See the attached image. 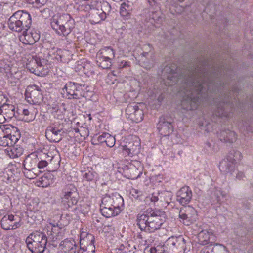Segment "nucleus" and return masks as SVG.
Instances as JSON below:
<instances>
[{"label":"nucleus","instance_id":"55","mask_svg":"<svg viewBox=\"0 0 253 253\" xmlns=\"http://www.w3.org/2000/svg\"><path fill=\"white\" fill-rule=\"evenodd\" d=\"M118 66L120 68H127L130 66V62L126 60H122L119 63Z\"/></svg>","mask_w":253,"mask_h":253},{"label":"nucleus","instance_id":"35","mask_svg":"<svg viewBox=\"0 0 253 253\" xmlns=\"http://www.w3.org/2000/svg\"><path fill=\"white\" fill-rule=\"evenodd\" d=\"M211 253H228L226 247L221 244L215 243L209 245Z\"/></svg>","mask_w":253,"mask_h":253},{"label":"nucleus","instance_id":"21","mask_svg":"<svg viewBox=\"0 0 253 253\" xmlns=\"http://www.w3.org/2000/svg\"><path fill=\"white\" fill-rule=\"evenodd\" d=\"M39 39V36L36 33H28L24 30L23 34L20 37V41L25 44H34Z\"/></svg>","mask_w":253,"mask_h":253},{"label":"nucleus","instance_id":"41","mask_svg":"<svg viewBox=\"0 0 253 253\" xmlns=\"http://www.w3.org/2000/svg\"><path fill=\"white\" fill-rule=\"evenodd\" d=\"M187 214V215L189 217L191 223H193L196 221L197 217V211L194 208L191 207H186L185 209H183Z\"/></svg>","mask_w":253,"mask_h":253},{"label":"nucleus","instance_id":"3","mask_svg":"<svg viewBox=\"0 0 253 253\" xmlns=\"http://www.w3.org/2000/svg\"><path fill=\"white\" fill-rule=\"evenodd\" d=\"M95 3L87 1L85 4L80 5L78 8L79 12L84 16L88 17L89 21L92 24H95L104 20L111 10L110 5L108 2H104L102 4L101 9L98 8L99 0H93Z\"/></svg>","mask_w":253,"mask_h":253},{"label":"nucleus","instance_id":"17","mask_svg":"<svg viewBox=\"0 0 253 253\" xmlns=\"http://www.w3.org/2000/svg\"><path fill=\"white\" fill-rule=\"evenodd\" d=\"M59 253H76L77 246L75 241L72 239H66L59 244Z\"/></svg>","mask_w":253,"mask_h":253},{"label":"nucleus","instance_id":"28","mask_svg":"<svg viewBox=\"0 0 253 253\" xmlns=\"http://www.w3.org/2000/svg\"><path fill=\"white\" fill-rule=\"evenodd\" d=\"M121 211V210L115 207H108L100 208V212L102 215L107 218H110L119 214Z\"/></svg>","mask_w":253,"mask_h":253},{"label":"nucleus","instance_id":"13","mask_svg":"<svg viewBox=\"0 0 253 253\" xmlns=\"http://www.w3.org/2000/svg\"><path fill=\"white\" fill-rule=\"evenodd\" d=\"M217 136L221 141L226 143H233L237 139L236 133L227 127H222L218 132Z\"/></svg>","mask_w":253,"mask_h":253},{"label":"nucleus","instance_id":"42","mask_svg":"<svg viewBox=\"0 0 253 253\" xmlns=\"http://www.w3.org/2000/svg\"><path fill=\"white\" fill-rule=\"evenodd\" d=\"M162 13L160 11H152L150 14V22L160 23L162 21Z\"/></svg>","mask_w":253,"mask_h":253},{"label":"nucleus","instance_id":"27","mask_svg":"<svg viewBox=\"0 0 253 253\" xmlns=\"http://www.w3.org/2000/svg\"><path fill=\"white\" fill-rule=\"evenodd\" d=\"M94 237L91 234L82 233L80 236V248H84L85 246L94 244Z\"/></svg>","mask_w":253,"mask_h":253},{"label":"nucleus","instance_id":"60","mask_svg":"<svg viewBox=\"0 0 253 253\" xmlns=\"http://www.w3.org/2000/svg\"><path fill=\"white\" fill-rule=\"evenodd\" d=\"M200 253H211L209 246L204 247L201 250Z\"/></svg>","mask_w":253,"mask_h":253},{"label":"nucleus","instance_id":"14","mask_svg":"<svg viewBox=\"0 0 253 253\" xmlns=\"http://www.w3.org/2000/svg\"><path fill=\"white\" fill-rule=\"evenodd\" d=\"M102 199L107 203L117 209L122 210L124 205V200L121 196L118 193H113L111 194H105L102 197Z\"/></svg>","mask_w":253,"mask_h":253},{"label":"nucleus","instance_id":"23","mask_svg":"<svg viewBox=\"0 0 253 253\" xmlns=\"http://www.w3.org/2000/svg\"><path fill=\"white\" fill-rule=\"evenodd\" d=\"M219 168L220 171L223 173L232 174L236 169V165L230 162L226 157L220 162Z\"/></svg>","mask_w":253,"mask_h":253},{"label":"nucleus","instance_id":"40","mask_svg":"<svg viewBox=\"0 0 253 253\" xmlns=\"http://www.w3.org/2000/svg\"><path fill=\"white\" fill-rule=\"evenodd\" d=\"M165 249V244H164L163 246H157L156 247L146 249L144 253H169Z\"/></svg>","mask_w":253,"mask_h":253},{"label":"nucleus","instance_id":"61","mask_svg":"<svg viewBox=\"0 0 253 253\" xmlns=\"http://www.w3.org/2000/svg\"><path fill=\"white\" fill-rule=\"evenodd\" d=\"M20 226V224L18 222H13L12 229H15Z\"/></svg>","mask_w":253,"mask_h":253},{"label":"nucleus","instance_id":"10","mask_svg":"<svg viewBox=\"0 0 253 253\" xmlns=\"http://www.w3.org/2000/svg\"><path fill=\"white\" fill-rule=\"evenodd\" d=\"M128 143L123 146V152L126 156L132 157L138 154L141 148L140 139L136 135L129 136Z\"/></svg>","mask_w":253,"mask_h":253},{"label":"nucleus","instance_id":"8","mask_svg":"<svg viewBox=\"0 0 253 253\" xmlns=\"http://www.w3.org/2000/svg\"><path fill=\"white\" fill-rule=\"evenodd\" d=\"M61 197V202L66 208L76 205L79 199L76 187L73 184L66 185L62 189Z\"/></svg>","mask_w":253,"mask_h":253},{"label":"nucleus","instance_id":"29","mask_svg":"<svg viewBox=\"0 0 253 253\" xmlns=\"http://www.w3.org/2000/svg\"><path fill=\"white\" fill-rule=\"evenodd\" d=\"M7 155L12 158H15L20 156L23 152V149L19 145L10 146L6 149Z\"/></svg>","mask_w":253,"mask_h":253},{"label":"nucleus","instance_id":"18","mask_svg":"<svg viewBox=\"0 0 253 253\" xmlns=\"http://www.w3.org/2000/svg\"><path fill=\"white\" fill-rule=\"evenodd\" d=\"M63 133L62 129L59 127H47L45 136L50 141L58 142L62 139Z\"/></svg>","mask_w":253,"mask_h":253},{"label":"nucleus","instance_id":"26","mask_svg":"<svg viewBox=\"0 0 253 253\" xmlns=\"http://www.w3.org/2000/svg\"><path fill=\"white\" fill-rule=\"evenodd\" d=\"M96 56L104 59H113L115 57V52L112 47H105L101 48L97 52Z\"/></svg>","mask_w":253,"mask_h":253},{"label":"nucleus","instance_id":"63","mask_svg":"<svg viewBox=\"0 0 253 253\" xmlns=\"http://www.w3.org/2000/svg\"><path fill=\"white\" fill-rule=\"evenodd\" d=\"M6 210L5 209L0 208V216L6 213Z\"/></svg>","mask_w":253,"mask_h":253},{"label":"nucleus","instance_id":"44","mask_svg":"<svg viewBox=\"0 0 253 253\" xmlns=\"http://www.w3.org/2000/svg\"><path fill=\"white\" fill-rule=\"evenodd\" d=\"M179 217L180 219V221L184 225L189 226L192 224L189 217L187 215L186 213L183 209L179 211Z\"/></svg>","mask_w":253,"mask_h":253},{"label":"nucleus","instance_id":"5","mask_svg":"<svg viewBox=\"0 0 253 253\" xmlns=\"http://www.w3.org/2000/svg\"><path fill=\"white\" fill-rule=\"evenodd\" d=\"M32 23L30 14L23 11H17L15 12L8 21L9 28L14 31L20 32L22 30L28 29Z\"/></svg>","mask_w":253,"mask_h":253},{"label":"nucleus","instance_id":"19","mask_svg":"<svg viewBox=\"0 0 253 253\" xmlns=\"http://www.w3.org/2000/svg\"><path fill=\"white\" fill-rule=\"evenodd\" d=\"M65 106L64 103L54 102L49 104L48 110L54 118H61L63 117V114L66 111Z\"/></svg>","mask_w":253,"mask_h":253},{"label":"nucleus","instance_id":"57","mask_svg":"<svg viewBox=\"0 0 253 253\" xmlns=\"http://www.w3.org/2000/svg\"><path fill=\"white\" fill-rule=\"evenodd\" d=\"M22 114L24 115V116L23 119L25 121L28 122H30L31 120H32V118H31L30 119H28V118H25V117L29 115V111L28 109H24L22 110Z\"/></svg>","mask_w":253,"mask_h":253},{"label":"nucleus","instance_id":"62","mask_svg":"<svg viewBox=\"0 0 253 253\" xmlns=\"http://www.w3.org/2000/svg\"><path fill=\"white\" fill-rule=\"evenodd\" d=\"M244 174L242 172H239L237 174L236 178L239 179H241L243 177H244Z\"/></svg>","mask_w":253,"mask_h":253},{"label":"nucleus","instance_id":"20","mask_svg":"<svg viewBox=\"0 0 253 253\" xmlns=\"http://www.w3.org/2000/svg\"><path fill=\"white\" fill-rule=\"evenodd\" d=\"M48 227V228L51 229L49 236H50V238L52 239V241L53 242H57L56 244L53 243V245L56 247L57 246V243H58L63 238V230L62 228H59L57 226H55L51 224H50V226Z\"/></svg>","mask_w":253,"mask_h":253},{"label":"nucleus","instance_id":"32","mask_svg":"<svg viewBox=\"0 0 253 253\" xmlns=\"http://www.w3.org/2000/svg\"><path fill=\"white\" fill-rule=\"evenodd\" d=\"M226 158L230 162L236 165L238 162L240 161L242 159L243 155L241 152L234 149L229 152Z\"/></svg>","mask_w":253,"mask_h":253},{"label":"nucleus","instance_id":"39","mask_svg":"<svg viewBox=\"0 0 253 253\" xmlns=\"http://www.w3.org/2000/svg\"><path fill=\"white\" fill-rule=\"evenodd\" d=\"M82 175L84 180L90 181L96 178L97 173L92 169H86L82 172Z\"/></svg>","mask_w":253,"mask_h":253},{"label":"nucleus","instance_id":"59","mask_svg":"<svg viewBox=\"0 0 253 253\" xmlns=\"http://www.w3.org/2000/svg\"><path fill=\"white\" fill-rule=\"evenodd\" d=\"M112 207V206L109 205V204L108 203H107L105 200H104L102 198L101 204L100 205V208H105Z\"/></svg>","mask_w":253,"mask_h":253},{"label":"nucleus","instance_id":"38","mask_svg":"<svg viewBox=\"0 0 253 253\" xmlns=\"http://www.w3.org/2000/svg\"><path fill=\"white\" fill-rule=\"evenodd\" d=\"M14 144L9 134L5 135L4 133L0 136V146H12Z\"/></svg>","mask_w":253,"mask_h":253},{"label":"nucleus","instance_id":"11","mask_svg":"<svg viewBox=\"0 0 253 253\" xmlns=\"http://www.w3.org/2000/svg\"><path fill=\"white\" fill-rule=\"evenodd\" d=\"M126 114L132 122L138 123L143 118V110L139 108L138 103L133 102L128 104L126 109Z\"/></svg>","mask_w":253,"mask_h":253},{"label":"nucleus","instance_id":"47","mask_svg":"<svg viewBox=\"0 0 253 253\" xmlns=\"http://www.w3.org/2000/svg\"><path fill=\"white\" fill-rule=\"evenodd\" d=\"M36 169H24V174L25 177L28 179H32L35 178L37 174L36 173Z\"/></svg>","mask_w":253,"mask_h":253},{"label":"nucleus","instance_id":"6","mask_svg":"<svg viewBox=\"0 0 253 253\" xmlns=\"http://www.w3.org/2000/svg\"><path fill=\"white\" fill-rule=\"evenodd\" d=\"M47 243L46 235L40 231L31 233L26 239L29 250L33 253H42Z\"/></svg>","mask_w":253,"mask_h":253},{"label":"nucleus","instance_id":"1","mask_svg":"<svg viewBox=\"0 0 253 253\" xmlns=\"http://www.w3.org/2000/svg\"><path fill=\"white\" fill-rule=\"evenodd\" d=\"M217 75H210L203 65L193 66L184 77L181 91L183 94L182 106L186 110L197 108L203 98L207 97L208 91H213L222 85Z\"/></svg>","mask_w":253,"mask_h":253},{"label":"nucleus","instance_id":"15","mask_svg":"<svg viewBox=\"0 0 253 253\" xmlns=\"http://www.w3.org/2000/svg\"><path fill=\"white\" fill-rule=\"evenodd\" d=\"M65 89L68 95L72 96L73 98L79 99L82 96V86L78 84L69 82L66 84L63 90Z\"/></svg>","mask_w":253,"mask_h":253},{"label":"nucleus","instance_id":"51","mask_svg":"<svg viewBox=\"0 0 253 253\" xmlns=\"http://www.w3.org/2000/svg\"><path fill=\"white\" fill-rule=\"evenodd\" d=\"M158 125L160 126H168L171 125V122L166 119L164 117L161 116L159 118V121Z\"/></svg>","mask_w":253,"mask_h":253},{"label":"nucleus","instance_id":"4","mask_svg":"<svg viewBox=\"0 0 253 253\" xmlns=\"http://www.w3.org/2000/svg\"><path fill=\"white\" fill-rule=\"evenodd\" d=\"M50 25L58 35L67 36L74 28L75 22L74 19L69 14H57L51 18Z\"/></svg>","mask_w":253,"mask_h":253},{"label":"nucleus","instance_id":"22","mask_svg":"<svg viewBox=\"0 0 253 253\" xmlns=\"http://www.w3.org/2000/svg\"><path fill=\"white\" fill-rule=\"evenodd\" d=\"M44 62V60H42L39 58L36 57V58L32 59L30 62L27 64V68L30 72L34 73L37 75H40V69L43 66L42 63Z\"/></svg>","mask_w":253,"mask_h":253},{"label":"nucleus","instance_id":"46","mask_svg":"<svg viewBox=\"0 0 253 253\" xmlns=\"http://www.w3.org/2000/svg\"><path fill=\"white\" fill-rule=\"evenodd\" d=\"M160 193L159 192H154L152 194L151 196H148L145 199L146 202H148L149 201H151L154 205L155 204V203L158 202L160 198Z\"/></svg>","mask_w":253,"mask_h":253},{"label":"nucleus","instance_id":"36","mask_svg":"<svg viewBox=\"0 0 253 253\" xmlns=\"http://www.w3.org/2000/svg\"><path fill=\"white\" fill-rule=\"evenodd\" d=\"M113 59H104L103 57L96 56V62L98 65L103 69H109L112 66Z\"/></svg>","mask_w":253,"mask_h":253},{"label":"nucleus","instance_id":"56","mask_svg":"<svg viewBox=\"0 0 253 253\" xmlns=\"http://www.w3.org/2000/svg\"><path fill=\"white\" fill-rule=\"evenodd\" d=\"M48 163L45 160H41L38 162L37 166L39 169H42L47 166Z\"/></svg>","mask_w":253,"mask_h":253},{"label":"nucleus","instance_id":"50","mask_svg":"<svg viewBox=\"0 0 253 253\" xmlns=\"http://www.w3.org/2000/svg\"><path fill=\"white\" fill-rule=\"evenodd\" d=\"M217 109H218V112L216 114V116H218L221 117H229V115L225 111V107H223V106H221V105H220V106H218L217 107Z\"/></svg>","mask_w":253,"mask_h":253},{"label":"nucleus","instance_id":"49","mask_svg":"<svg viewBox=\"0 0 253 253\" xmlns=\"http://www.w3.org/2000/svg\"><path fill=\"white\" fill-rule=\"evenodd\" d=\"M12 128L14 129V134L13 135L9 134V135L12 139V141L15 144L20 139L21 134L19 131L18 130L17 127Z\"/></svg>","mask_w":253,"mask_h":253},{"label":"nucleus","instance_id":"45","mask_svg":"<svg viewBox=\"0 0 253 253\" xmlns=\"http://www.w3.org/2000/svg\"><path fill=\"white\" fill-rule=\"evenodd\" d=\"M20 76V72H15L14 74L11 73L8 76V82L11 84L12 86H14L19 80Z\"/></svg>","mask_w":253,"mask_h":253},{"label":"nucleus","instance_id":"48","mask_svg":"<svg viewBox=\"0 0 253 253\" xmlns=\"http://www.w3.org/2000/svg\"><path fill=\"white\" fill-rule=\"evenodd\" d=\"M128 171L130 173V175L128 176L129 179H136L139 176V172L138 169L134 167L130 168Z\"/></svg>","mask_w":253,"mask_h":253},{"label":"nucleus","instance_id":"64","mask_svg":"<svg viewBox=\"0 0 253 253\" xmlns=\"http://www.w3.org/2000/svg\"><path fill=\"white\" fill-rule=\"evenodd\" d=\"M78 253H89L86 250H84V249H81L78 252Z\"/></svg>","mask_w":253,"mask_h":253},{"label":"nucleus","instance_id":"25","mask_svg":"<svg viewBox=\"0 0 253 253\" xmlns=\"http://www.w3.org/2000/svg\"><path fill=\"white\" fill-rule=\"evenodd\" d=\"M133 7L132 4L128 1L123 2L120 6V14L125 20L130 18Z\"/></svg>","mask_w":253,"mask_h":253},{"label":"nucleus","instance_id":"53","mask_svg":"<svg viewBox=\"0 0 253 253\" xmlns=\"http://www.w3.org/2000/svg\"><path fill=\"white\" fill-rule=\"evenodd\" d=\"M80 135L82 137L85 138L89 135V131L87 127H80Z\"/></svg>","mask_w":253,"mask_h":253},{"label":"nucleus","instance_id":"43","mask_svg":"<svg viewBox=\"0 0 253 253\" xmlns=\"http://www.w3.org/2000/svg\"><path fill=\"white\" fill-rule=\"evenodd\" d=\"M220 195H221L223 197H225L226 196V194L224 191L216 189L214 191L211 197L213 203H220Z\"/></svg>","mask_w":253,"mask_h":253},{"label":"nucleus","instance_id":"37","mask_svg":"<svg viewBox=\"0 0 253 253\" xmlns=\"http://www.w3.org/2000/svg\"><path fill=\"white\" fill-rule=\"evenodd\" d=\"M210 233L206 230L201 231L198 234V239L200 244L203 245L207 244L210 240Z\"/></svg>","mask_w":253,"mask_h":253},{"label":"nucleus","instance_id":"16","mask_svg":"<svg viewBox=\"0 0 253 253\" xmlns=\"http://www.w3.org/2000/svg\"><path fill=\"white\" fill-rule=\"evenodd\" d=\"M192 193L190 188L188 186H184L182 187L177 192V201L182 205L188 204L191 200Z\"/></svg>","mask_w":253,"mask_h":253},{"label":"nucleus","instance_id":"7","mask_svg":"<svg viewBox=\"0 0 253 253\" xmlns=\"http://www.w3.org/2000/svg\"><path fill=\"white\" fill-rule=\"evenodd\" d=\"M164 244L165 250L169 253H184L187 250V242L181 236H171Z\"/></svg>","mask_w":253,"mask_h":253},{"label":"nucleus","instance_id":"12","mask_svg":"<svg viewBox=\"0 0 253 253\" xmlns=\"http://www.w3.org/2000/svg\"><path fill=\"white\" fill-rule=\"evenodd\" d=\"M164 84L171 86L178 82V74L175 70L170 66H166L162 71Z\"/></svg>","mask_w":253,"mask_h":253},{"label":"nucleus","instance_id":"31","mask_svg":"<svg viewBox=\"0 0 253 253\" xmlns=\"http://www.w3.org/2000/svg\"><path fill=\"white\" fill-rule=\"evenodd\" d=\"M15 220L14 216L12 214L4 215L1 220V226L6 230L12 229L13 222Z\"/></svg>","mask_w":253,"mask_h":253},{"label":"nucleus","instance_id":"33","mask_svg":"<svg viewBox=\"0 0 253 253\" xmlns=\"http://www.w3.org/2000/svg\"><path fill=\"white\" fill-rule=\"evenodd\" d=\"M98 140L101 142H105L109 147H112L115 144V139L108 133H104L100 135Z\"/></svg>","mask_w":253,"mask_h":253},{"label":"nucleus","instance_id":"2","mask_svg":"<svg viewBox=\"0 0 253 253\" xmlns=\"http://www.w3.org/2000/svg\"><path fill=\"white\" fill-rule=\"evenodd\" d=\"M165 217L163 211L149 209L143 213L138 214L137 225L141 230L153 232L160 228Z\"/></svg>","mask_w":253,"mask_h":253},{"label":"nucleus","instance_id":"58","mask_svg":"<svg viewBox=\"0 0 253 253\" xmlns=\"http://www.w3.org/2000/svg\"><path fill=\"white\" fill-rule=\"evenodd\" d=\"M6 100L5 95L3 92L0 91V105L3 104L4 101Z\"/></svg>","mask_w":253,"mask_h":253},{"label":"nucleus","instance_id":"9","mask_svg":"<svg viewBox=\"0 0 253 253\" xmlns=\"http://www.w3.org/2000/svg\"><path fill=\"white\" fill-rule=\"evenodd\" d=\"M25 98L27 101L30 104H40L43 99L41 86L35 84L28 86L26 90Z\"/></svg>","mask_w":253,"mask_h":253},{"label":"nucleus","instance_id":"54","mask_svg":"<svg viewBox=\"0 0 253 253\" xmlns=\"http://www.w3.org/2000/svg\"><path fill=\"white\" fill-rule=\"evenodd\" d=\"M83 249L86 250L89 253H94L95 251V247L94 244H89L88 246H85Z\"/></svg>","mask_w":253,"mask_h":253},{"label":"nucleus","instance_id":"24","mask_svg":"<svg viewBox=\"0 0 253 253\" xmlns=\"http://www.w3.org/2000/svg\"><path fill=\"white\" fill-rule=\"evenodd\" d=\"M39 158L37 155L31 154L27 156L23 162L24 169H35Z\"/></svg>","mask_w":253,"mask_h":253},{"label":"nucleus","instance_id":"30","mask_svg":"<svg viewBox=\"0 0 253 253\" xmlns=\"http://www.w3.org/2000/svg\"><path fill=\"white\" fill-rule=\"evenodd\" d=\"M3 113L8 118H12L15 116V107L12 104L3 103L0 108V113Z\"/></svg>","mask_w":253,"mask_h":253},{"label":"nucleus","instance_id":"52","mask_svg":"<svg viewBox=\"0 0 253 253\" xmlns=\"http://www.w3.org/2000/svg\"><path fill=\"white\" fill-rule=\"evenodd\" d=\"M27 3L29 4L36 3L39 5H43L47 1V0H25Z\"/></svg>","mask_w":253,"mask_h":253},{"label":"nucleus","instance_id":"34","mask_svg":"<svg viewBox=\"0 0 253 253\" xmlns=\"http://www.w3.org/2000/svg\"><path fill=\"white\" fill-rule=\"evenodd\" d=\"M51 177V176L50 174L44 175L37 181L38 186L42 187H48L52 183V180Z\"/></svg>","mask_w":253,"mask_h":253}]
</instances>
